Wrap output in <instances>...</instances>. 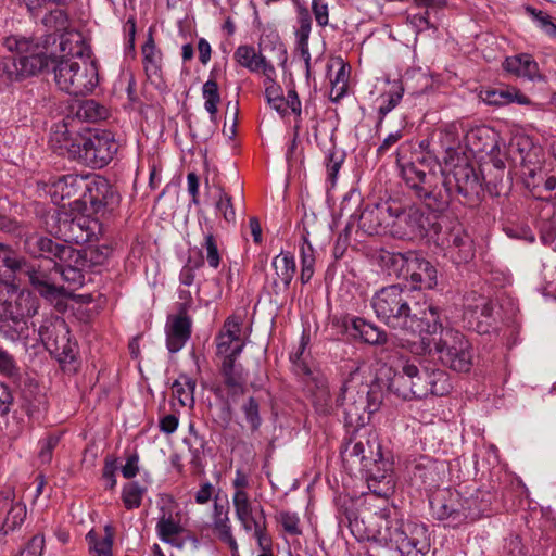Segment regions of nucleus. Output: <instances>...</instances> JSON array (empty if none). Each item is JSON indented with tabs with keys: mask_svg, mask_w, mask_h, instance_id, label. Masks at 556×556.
<instances>
[{
	"mask_svg": "<svg viewBox=\"0 0 556 556\" xmlns=\"http://www.w3.org/2000/svg\"><path fill=\"white\" fill-rule=\"evenodd\" d=\"M161 511L162 514L157 518L155 526L157 538L165 544L182 549L186 545V540L181 539L185 529L180 523L179 515L174 516L170 511H165L164 508Z\"/></svg>",
	"mask_w": 556,
	"mask_h": 556,
	"instance_id": "bb28decb",
	"label": "nucleus"
},
{
	"mask_svg": "<svg viewBox=\"0 0 556 556\" xmlns=\"http://www.w3.org/2000/svg\"><path fill=\"white\" fill-rule=\"evenodd\" d=\"M23 245L30 256L45 258L50 264H54L58 278L62 277L74 285L84 282V271L88 269L85 266L86 261L80 256V250L38 233L27 236Z\"/></svg>",
	"mask_w": 556,
	"mask_h": 556,
	"instance_id": "0eeeda50",
	"label": "nucleus"
},
{
	"mask_svg": "<svg viewBox=\"0 0 556 556\" xmlns=\"http://www.w3.org/2000/svg\"><path fill=\"white\" fill-rule=\"evenodd\" d=\"M312 29V20L307 10H303L299 15V28L295 31L296 43L308 42Z\"/></svg>",
	"mask_w": 556,
	"mask_h": 556,
	"instance_id": "680f3d73",
	"label": "nucleus"
},
{
	"mask_svg": "<svg viewBox=\"0 0 556 556\" xmlns=\"http://www.w3.org/2000/svg\"><path fill=\"white\" fill-rule=\"evenodd\" d=\"M402 346L417 356L439 355L441 362L457 372H468L472 367V345L464 333L454 328L440 327L435 333L417 334L402 339Z\"/></svg>",
	"mask_w": 556,
	"mask_h": 556,
	"instance_id": "7ed1b4c3",
	"label": "nucleus"
},
{
	"mask_svg": "<svg viewBox=\"0 0 556 556\" xmlns=\"http://www.w3.org/2000/svg\"><path fill=\"white\" fill-rule=\"evenodd\" d=\"M38 309L39 300L28 291H21L2 311H12L13 315L29 320L38 314Z\"/></svg>",
	"mask_w": 556,
	"mask_h": 556,
	"instance_id": "e433bc0d",
	"label": "nucleus"
},
{
	"mask_svg": "<svg viewBox=\"0 0 556 556\" xmlns=\"http://www.w3.org/2000/svg\"><path fill=\"white\" fill-rule=\"evenodd\" d=\"M60 440V433H52L39 440L38 458L41 464L48 465L51 463L53 451L58 446Z\"/></svg>",
	"mask_w": 556,
	"mask_h": 556,
	"instance_id": "09e8293b",
	"label": "nucleus"
},
{
	"mask_svg": "<svg viewBox=\"0 0 556 556\" xmlns=\"http://www.w3.org/2000/svg\"><path fill=\"white\" fill-rule=\"evenodd\" d=\"M45 549V538L41 534H36L28 542L27 546L20 553L18 556H42Z\"/></svg>",
	"mask_w": 556,
	"mask_h": 556,
	"instance_id": "774afa93",
	"label": "nucleus"
},
{
	"mask_svg": "<svg viewBox=\"0 0 556 556\" xmlns=\"http://www.w3.org/2000/svg\"><path fill=\"white\" fill-rule=\"evenodd\" d=\"M444 178L450 179V192L453 197L454 189L460 203L476 205L480 201L482 185L475 168L465 159H458L448 173L444 172Z\"/></svg>",
	"mask_w": 556,
	"mask_h": 556,
	"instance_id": "2eb2a0df",
	"label": "nucleus"
},
{
	"mask_svg": "<svg viewBox=\"0 0 556 556\" xmlns=\"http://www.w3.org/2000/svg\"><path fill=\"white\" fill-rule=\"evenodd\" d=\"M109 249L105 248V251L100 250L99 248H88L85 250H80V256L86 261V268L90 269L94 265H101L109 257Z\"/></svg>",
	"mask_w": 556,
	"mask_h": 556,
	"instance_id": "6e6d98bb",
	"label": "nucleus"
},
{
	"mask_svg": "<svg viewBox=\"0 0 556 556\" xmlns=\"http://www.w3.org/2000/svg\"><path fill=\"white\" fill-rule=\"evenodd\" d=\"M312 12L318 26L325 27L329 24V7L325 0H313Z\"/></svg>",
	"mask_w": 556,
	"mask_h": 556,
	"instance_id": "0e129e2a",
	"label": "nucleus"
},
{
	"mask_svg": "<svg viewBox=\"0 0 556 556\" xmlns=\"http://www.w3.org/2000/svg\"><path fill=\"white\" fill-rule=\"evenodd\" d=\"M21 369L12 354L0 346V375L7 379H17Z\"/></svg>",
	"mask_w": 556,
	"mask_h": 556,
	"instance_id": "8fccbe9b",
	"label": "nucleus"
},
{
	"mask_svg": "<svg viewBox=\"0 0 556 556\" xmlns=\"http://www.w3.org/2000/svg\"><path fill=\"white\" fill-rule=\"evenodd\" d=\"M400 176L407 189L433 212H444L451 201L450 179L444 178L441 164L432 159L418 157L416 161L402 163L397 160Z\"/></svg>",
	"mask_w": 556,
	"mask_h": 556,
	"instance_id": "20e7f679",
	"label": "nucleus"
},
{
	"mask_svg": "<svg viewBox=\"0 0 556 556\" xmlns=\"http://www.w3.org/2000/svg\"><path fill=\"white\" fill-rule=\"evenodd\" d=\"M204 266L203 256L197 258L189 257L186 264L182 266L179 274V281L181 285L190 287L193 285L195 279V271Z\"/></svg>",
	"mask_w": 556,
	"mask_h": 556,
	"instance_id": "603ef678",
	"label": "nucleus"
},
{
	"mask_svg": "<svg viewBox=\"0 0 556 556\" xmlns=\"http://www.w3.org/2000/svg\"><path fill=\"white\" fill-rule=\"evenodd\" d=\"M42 23L49 29L55 33L62 31L67 27V16L61 9L52 10L49 14L45 15Z\"/></svg>",
	"mask_w": 556,
	"mask_h": 556,
	"instance_id": "5fc2aeb1",
	"label": "nucleus"
},
{
	"mask_svg": "<svg viewBox=\"0 0 556 556\" xmlns=\"http://www.w3.org/2000/svg\"><path fill=\"white\" fill-rule=\"evenodd\" d=\"M409 267H407L406 281L415 290L433 289L438 283L437 268L424 256L420 251L410 250Z\"/></svg>",
	"mask_w": 556,
	"mask_h": 556,
	"instance_id": "412c9836",
	"label": "nucleus"
},
{
	"mask_svg": "<svg viewBox=\"0 0 556 556\" xmlns=\"http://www.w3.org/2000/svg\"><path fill=\"white\" fill-rule=\"evenodd\" d=\"M243 413L252 430H257L262 424V418L260 416L258 403L254 397H249L247 403L243 405Z\"/></svg>",
	"mask_w": 556,
	"mask_h": 556,
	"instance_id": "13d9d810",
	"label": "nucleus"
},
{
	"mask_svg": "<svg viewBox=\"0 0 556 556\" xmlns=\"http://www.w3.org/2000/svg\"><path fill=\"white\" fill-rule=\"evenodd\" d=\"M527 11L531 14L533 20L535 21L536 25L546 34L552 30V28L555 26V24L552 22L551 16L540 10H536L534 8H527Z\"/></svg>",
	"mask_w": 556,
	"mask_h": 556,
	"instance_id": "338daca9",
	"label": "nucleus"
},
{
	"mask_svg": "<svg viewBox=\"0 0 556 556\" xmlns=\"http://www.w3.org/2000/svg\"><path fill=\"white\" fill-rule=\"evenodd\" d=\"M173 393L181 406L192 407L194 404L195 384H173Z\"/></svg>",
	"mask_w": 556,
	"mask_h": 556,
	"instance_id": "bf43d9fd",
	"label": "nucleus"
},
{
	"mask_svg": "<svg viewBox=\"0 0 556 556\" xmlns=\"http://www.w3.org/2000/svg\"><path fill=\"white\" fill-rule=\"evenodd\" d=\"M33 332L37 333V341L42 343L46 350L60 363L74 361V349L70 339V329L63 318L50 314L43 317L38 329H34Z\"/></svg>",
	"mask_w": 556,
	"mask_h": 556,
	"instance_id": "f8f14e48",
	"label": "nucleus"
},
{
	"mask_svg": "<svg viewBox=\"0 0 556 556\" xmlns=\"http://www.w3.org/2000/svg\"><path fill=\"white\" fill-rule=\"evenodd\" d=\"M13 278L2 277L0 274V304L7 305L12 295L17 294V286L12 281Z\"/></svg>",
	"mask_w": 556,
	"mask_h": 556,
	"instance_id": "69168bd1",
	"label": "nucleus"
},
{
	"mask_svg": "<svg viewBox=\"0 0 556 556\" xmlns=\"http://www.w3.org/2000/svg\"><path fill=\"white\" fill-rule=\"evenodd\" d=\"M364 384H343L338 402L341 405H353L355 410H364L372 414L379 408L381 403L379 392L380 384H371L370 389H361Z\"/></svg>",
	"mask_w": 556,
	"mask_h": 556,
	"instance_id": "6ab92c4d",
	"label": "nucleus"
},
{
	"mask_svg": "<svg viewBox=\"0 0 556 556\" xmlns=\"http://www.w3.org/2000/svg\"><path fill=\"white\" fill-rule=\"evenodd\" d=\"M105 536L102 539H98L92 531L87 534V540L90 544V551L96 556H112V546H113V531L111 526H106L104 528Z\"/></svg>",
	"mask_w": 556,
	"mask_h": 556,
	"instance_id": "37998d69",
	"label": "nucleus"
},
{
	"mask_svg": "<svg viewBox=\"0 0 556 556\" xmlns=\"http://www.w3.org/2000/svg\"><path fill=\"white\" fill-rule=\"evenodd\" d=\"M264 55L257 53L253 46L241 45L233 53L235 61L251 73L260 72V64L264 63Z\"/></svg>",
	"mask_w": 556,
	"mask_h": 556,
	"instance_id": "58836bf2",
	"label": "nucleus"
},
{
	"mask_svg": "<svg viewBox=\"0 0 556 556\" xmlns=\"http://www.w3.org/2000/svg\"><path fill=\"white\" fill-rule=\"evenodd\" d=\"M350 68L346 64L342 63L340 68L338 70L334 79H331L332 91H337L336 99L342 98L348 88Z\"/></svg>",
	"mask_w": 556,
	"mask_h": 556,
	"instance_id": "052dcab7",
	"label": "nucleus"
},
{
	"mask_svg": "<svg viewBox=\"0 0 556 556\" xmlns=\"http://www.w3.org/2000/svg\"><path fill=\"white\" fill-rule=\"evenodd\" d=\"M73 59L51 60L54 72V80L60 90L78 97L86 96L93 91L98 85V68L96 63L89 56H84V48L77 47L75 51H70Z\"/></svg>",
	"mask_w": 556,
	"mask_h": 556,
	"instance_id": "1a4fd4ad",
	"label": "nucleus"
},
{
	"mask_svg": "<svg viewBox=\"0 0 556 556\" xmlns=\"http://www.w3.org/2000/svg\"><path fill=\"white\" fill-rule=\"evenodd\" d=\"M242 321L241 316H229L215 337L216 359L225 377V382H240V380L249 379L248 371L238 361L244 348L241 337Z\"/></svg>",
	"mask_w": 556,
	"mask_h": 556,
	"instance_id": "9d476101",
	"label": "nucleus"
},
{
	"mask_svg": "<svg viewBox=\"0 0 556 556\" xmlns=\"http://www.w3.org/2000/svg\"><path fill=\"white\" fill-rule=\"evenodd\" d=\"M497 134L488 126H476L464 135L466 148L473 154L494 153L498 149Z\"/></svg>",
	"mask_w": 556,
	"mask_h": 556,
	"instance_id": "c85d7f7f",
	"label": "nucleus"
},
{
	"mask_svg": "<svg viewBox=\"0 0 556 556\" xmlns=\"http://www.w3.org/2000/svg\"><path fill=\"white\" fill-rule=\"evenodd\" d=\"M251 531H253V534L257 540L258 546L263 549V552H269L271 540L266 532V518L253 525L250 528V532Z\"/></svg>",
	"mask_w": 556,
	"mask_h": 556,
	"instance_id": "e2e57ef3",
	"label": "nucleus"
},
{
	"mask_svg": "<svg viewBox=\"0 0 556 556\" xmlns=\"http://www.w3.org/2000/svg\"><path fill=\"white\" fill-rule=\"evenodd\" d=\"M429 504L433 518L443 521L446 527L457 528L468 518L462 496L455 490L435 491L431 495Z\"/></svg>",
	"mask_w": 556,
	"mask_h": 556,
	"instance_id": "dca6fc26",
	"label": "nucleus"
},
{
	"mask_svg": "<svg viewBox=\"0 0 556 556\" xmlns=\"http://www.w3.org/2000/svg\"><path fill=\"white\" fill-rule=\"evenodd\" d=\"M51 141L62 151L92 168L106 166L116 155L119 144L112 131L96 129L86 135L74 134L68 123L55 126Z\"/></svg>",
	"mask_w": 556,
	"mask_h": 556,
	"instance_id": "39448f33",
	"label": "nucleus"
},
{
	"mask_svg": "<svg viewBox=\"0 0 556 556\" xmlns=\"http://www.w3.org/2000/svg\"><path fill=\"white\" fill-rule=\"evenodd\" d=\"M232 505L237 520L247 532H250L253 525L266 518L263 506L253 504L250 494H232Z\"/></svg>",
	"mask_w": 556,
	"mask_h": 556,
	"instance_id": "cd10ccee",
	"label": "nucleus"
},
{
	"mask_svg": "<svg viewBox=\"0 0 556 556\" xmlns=\"http://www.w3.org/2000/svg\"><path fill=\"white\" fill-rule=\"evenodd\" d=\"M142 65L148 79L153 84L163 80V53L156 47L154 38L149 33L148 38L141 47Z\"/></svg>",
	"mask_w": 556,
	"mask_h": 556,
	"instance_id": "c756f323",
	"label": "nucleus"
},
{
	"mask_svg": "<svg viewBox=\"0 0 556 556\" xmlns=\"http://www.w3.org/2000/svg\"><path fill=\"white\" fill-rule=\"evenodd\" d=\"M228 508L215 502L213 509V530L218 539L227 544L231 551L232 556H239V547L236 539L232 535L231 523L228 515Z\"/></svg>",
	"mask_w": 556,
	"mask_h": 556,
	"instance_id": "72a5a7b5",
	"label": "nucleus"
},
{
	"mask_svg": "<svg viewBox=\"0 0 556 556\" xmlns=\"http://www.w3.org/2000/svg\"><path fill=\"white\" fill-rule=\"evenodd\" d=\"M52 265L51 269H43L41 265L36 266L26 261L25 267H23L22 270V275L28 278L30 285L40 295L48 299H54L61 293V289L56 286V266L54 264Z\"/></svg>",
	"mask_w": 556,
	"mask_h": 556,
	"instance_id": "b1692460",
	"label": "nucleus"
},
{
	"mask_svg": "<svg viewBox=\"0 0 556 556\" xmlns=\"http://www.w3.org/2000/svg\"><path fill=\"white\" fill-rule=\"evenodd\" d=\"M419 365L421 366V368H419L415 363L405 362L402 365V371L405 376H407L410 379H425L429 380L428 382H439L443 379V376L445 375L444 371L425 365L421 361L419 362Z\"/></svg>",
	"mask_w": 556,
	"mask_h": 556,
	"instance_id": "ea45409f",
	"label": "nucleus"
},
{
	"mask_svg": "<svg viewBox=\"0 0 556 556\" xmlns=\"http://www.w3.org/2000/svg\"><path fill=\"white\" fill-rule=\"evenodd\" d=\"M216 210L220 213L224 219L228 223L236 220V212L232 205L231 197L224 191L223 188H218V199L216 201Z\"/></svg>",
	"mask_w": 556,
	"mask_h": 556,
	"instance_id": "864d4df0",
	"label": "nucleus"
},
{
	"mask_svg": "<svg viewBox=\"0 0 556 556\" xmlns=\"http://www.w3.org/2000/svg\"><path fill=\"white\" fill-rule=\"evenodd\" d=\"M72 113L77 119L89 123L103 121L109 116L108 109L92 99L77 103L72 108Z\"/></svg>",
	"mask_w": 556,
	"mask_h": 556,
	"instance_id": "4c0bfd02",
	"label": "nucleus"
},
{
	"mask_svg": "<svg viewBox=\"0 0 556 556\" xmlns=\"http://www.w3.org/2000/svg\"><path fill=\"white\" fill-rule=\"evenodd\" d=\"M146 488L137 481L126 483L122 490V501L126 509H135L141 505Z\"/></svg>",
	"mask_w": 556,
	"mask_h": 556,
	"instance_id": "c03bdc74",
	"label": "nucleus"
},
{
	"mask_svg": "<svg viewBox=\"0 0 556 556\" xmlns=\"http://www.w3.org/2000/svg\"><path fill=\"white\" fill-rule=\"evenodd\" d=\"M483 101L490 105H507L518 103L521 105L532 104L531 100L515 87H505L485 90Z\"/></svg>",
	"mask_w": 556,
	"mask_h": 556,
	"instance_id": "c9c22d12",
	"label": "nucleus"
},
{
	"mask_svg": "<svg viewBox=\"0 0 556 556\" xmlns=\"http://www.w3.org/2000/svg\"><path fill=\"white\" fill-rule=\"evenodd\" d=\"M192 320L186 314V304H179L178 314L168 317L166 324V345L170 353L180 351L191 337Z\"/></svg>",
	"mask_w": 556,
	"mask_h": 556,
	"instance_id": "4be33fe9",
	"label": "nucleus"
},
{
	"mask_svg": "<svg viewBox=\"0 0 556 556\" xmlns=\"http://www.w3.org/2000/svg\"><path fill=\"white\" fill-rule=\"evenodd\" d=\"M345 153L337 150L334 147L329 149L326 154L327 180L333 187L337 182L339 170L344 162Z\"/></svg>",
	"mask_w": 556,
	"mask_h": 556,
	"instance_id": "a18cd8bd",
	"label": "nucleus"
},
{
	"mask_svg": "<svg viewBox=\"0 0 556 556\" xmlns=\"http://www.w3.org/2000/svg\"><path fill=\"white\" fill-rule=\"evenodd\" d=\"M391 236L401 240H419L435 228L430 216L420 207L410 205L401 207L393 201Z\"/></svg>",
	"mask_w": 556,
	"mask_h": 556,
	"instance_id": "ddd939ff",
	"label": "nucleus"
},
{
	"mask_svg": "<svg viewBox=\"0 0 556 556\" xmlns=\"http://www.w3.org/2000/svg\"><path fill=\"white\" fill-rule=\"evenodd\" d=\"M465 301L464 319L470 328L481 334L497 330L501 324L513 321L518 312L510 300L506 303L509 308L505 314H502L505 303L497 307L492 300L483 295L471 293Z\"/></svg>",
	"mask_w": 556,
	"mask_h": 556,
	"instance_id": "9b49d317",
	"label": "nucleus"
},
{
	"mask_svg": "<svg viewBox=\"0 0 556 556\" xmlns=\"http://www.w3.org/2000/svg\"><path fill=\"white\" fill-rule=\"evenodd\" d=\"M370 305L380 321L410 339L421 333H435L440 327V308L414 301L410 290L400 283L378 290Z\"/></svg>",
	"mask_w": 556,
	"mask_h": 556,
	"instance_id": "f257e3e1",
	"label": "nucleus"
},
{
	"mask_svg": "<svg viewBox=\"0 0 556 556\" xmlns=\"http://www.w3.org/2000/svg\"><path fill=\"white\" fill-rule=\"evenodd\" d=\"M4 519L0 529L1 533L7 535L18 528L26 518V506L21 502H14L11 497V493H0V515H3Z\"/></svg>",
	"mask_w": 556,
	"mask_h": 556,
	"instance_id": "2f4dec72",
	"label": "nucleus"
},
{
	"mask_svg": "<svg viewBox=\"0 0 556 556\" xmlns=\"http://www.w3.org/2000/svg\"><path fill=\"white\" fill-rule=\"evenodd\" d=\"M51 219L55 224L52 231L66 243L85 244L98 239L101 232L99 220L86 215L73 217L67 212H56Z\"/></svg>",
	"mask_w": 556,
	"mask_h": 556,
	"instance_id": "4468645a",
	"label": "nucleus"
},
{
	"mask_svg": "<svg viewBox=\"0 0 556 556\" xmlns=\"http://www.w3.org/2000/svg\"><path fill=\"white\" fill-rule=\"evenodd\" d=\"M403 89L399 88L397 90L389 92L387 96L382 97V103L379 106L378 113L380 116L379 124L382 123L383 118L388 113H390L402 100Z\"/></svg>",
	"mask_w": 556,
	"mask_h": 556,
	"instance_id": "4d7b16f0",
	"label": "nucleus"
},
{
	"mask_svg": "<svg viewBox=\"0 0 556 556\" xmlns=\"http://www.w3.org/2000/svg\"><path fill=\"white\" fill-rule=\"evenodd\" d=\"M0 334L11 342L22 341L24 344H28L30 326L27 319L13 315L12 311H1Z\"/></svg>",
	"mask_w": 556,
	"mask_h": 556,
	"instance_id": "7c9ffc66",
	"label": "nucleus"
},
{
	"mask_svg": "<svg viewBox=\"0 0 556 556\" xmlns=\"http://www.w3.org/2000/svg\"><path fill=\"white\" fill-rule=\"evenodd\" d=\"M9 55L0 59V91L25 77L37 75L49 68L50 59L36 51L25 38L8 37L4 40Z\"/></svg>",
	"mask_w": 556,
	"mask_h": 556,
	"instance_id": "6e6552de",
	"label": "nucleus"
},
{
	"mask_svg": "<svg viewBox=\"0 0 556 556\" xmlns=\"http://www.w3.org/2000/svg\"><path fill=\"white\" fill-rule=\"evenodd\" d=\"M439 143L446 152L448 159L453 161V154L460 146V136L458 128L455 124L446 125L439 131Z\"/></svg>",
	"mask_w": 556,
	"mask_h": 556,
	"instance_id": "79ce46f5",
	"label": "nucleus"
},
{
	"mask_svg": "<svg viewBox=\"0 0 556 556\" xmlns=\"http://www.w3.org/2000/svg\"><path fill=\"white\" fill-rule=\"evenodd\" d=\"M202 248L205 251V258L210 267L216 269L220 264V253L218 249V238L211 231L204 233Z\"/></svg>",
	"mask_w": 556,
	"mask_h": 556,
	"instance_id": "49530a36",
	"label": "nucleus"
},
{
	"mask_svg": "<svg viewBox=\"0 0 556 556\" xmlns=\"http://www.w3.org/2000/svg\"><path fill=\"white\" fill-rule=\"evenodd\" d=\"M202 97L204 99V109L210 114L213 123H216L218 104L220 102L219 89L215 79L210 78L202 87Z\"/></svg>",
	"mask_w": 556,
	"mask_h": 556,
	"instance_id": "a19ab883",
	"label": "nucleus"
},
{
	"mask_svg": "<svg viewBox=\"0 0 556 556\" xmlns=\"http://www.w3.org/2000/svg\"><path fill=\"white\" fill-rule=\"evenodd\" d=\"M265 97L268 104L280 115L287 114L286 99L279 85L270 84L265 88Z\"/></svg>",
	"mask_w": 556,
	"mask_h": 556,
	"instance_id": "3c124183",
	"label": "nucleus"
},
{
	"mask_svg": "<svg viewBox=\"0 0 556 556\" xmlns=\"http://www.w3.org/2000/svg\"><path fill=\"white\" fill-rule=\"evenodd\" d=\"M271 268L274 275L270 280L268 279L270 292L275 295L285 294L289 290L296 270L294 256L289 252H281L273 258Z\"/></svg>",
	"mask_w": 556,
	"mask_h": 556,
	"instance_id": "5701e85b",
	"label": "nucleus"
},
{
	"mask_svg": "<svg viewBox=\"0 0 556 556\" xmlns=\"http://www.w3.org/2000/svg\"><path fill=\"white\" fill-rule=\"evenodd\" d=\"M364 526L363 540L394 549L401 556H424L430 548L428 529L403 518L396 507L382 508L372 514Z\"/></svg>",
	"mask_w": 556,
	"mask_h": 556,
	"instance_id": "f03ea898",
	"label": "nucleus"
},
{
	"mask_svg": "<svg viewBox=\"0 0 556 556\" xmlns=\"http://www.w3.org/2000/svg\"><path fill=\"white\" fill-rule=\"evenodd\" d=\"M442 245L456 264L468 263L475 256L473 242L460 225L453 227L442 239Z\"/></svg>",
	"mask_w": 556,
	"mask_h": 556,
	"instance_id": "393cba45",
	"label": "nucleus"
},
{
	"mask_svg": "<svg viewBox=\"0 0 556 556\" xmlns=\"http://www.w3.org/2000/svg\"><path fill=\"white\" fill-rule=\"evenodd\" d=\"M89 176L67 174L53 179L49 189L53 201L74 199L75 202L80 201L84 204Z\"/></svg>",
	"mask_w": 556,
	"mask_h": 556,
	"instance_id": "aec40b11",
	"label": "nucleus"
},
{
	"mask_svg": "<svg viewBox=\"0 0 556 556\" xmlns=\"http://www.w3.org/2000/svg\"><path fill=\"white\" fill-rule=\"evenodd\" d=\"M119 203L121 195L108 179L99 175L89 176L84 205L89 204L93 214L104 217L112 215Z\"/></svg>",
	"mask_w": 556,
	"mask_h": 556,
	"instance_id": "f3484780",
	"label": "nucleus"
},
{
	"mask_svg": "<svg viewBox=\"0 0 556 556\" xmlns=\"http://www.w3.org/2000/svg\"><path fill=\"white\" fill-rule=\"evenodd\" d=\"M349 323L354 332L353 336L359 337L368 344L380 345L384 344L388 340L386 331L362 317L345 318L344 325L346 328Z\"/></svg>",
	"mask_w": 556,
	"mask_h": 556,
	"instance_id": "f704fd0d",
	"label": "nucleus"
},
{
	"mask_svg": "<svg viewBox=\"0 0 556 556\" xmlns=\"http://www.w3.org/2000/svg\"><path fill=\"white\" fill-rule=\"evenodd\" d=\"M393 201L367 205L357 219L358 228L368 236L391 233Z\"/></svg>",
	"mask_w": 556,
	"mask_h": 556,
	"instance_id": "a211bd4d",
	"label": "nucleus"
},
{
	"mask_svg": "<svg viewBox=\"0 0 556 556\" xmlns=\"http://www.w3.org/2000/svg\"><path fill=\"white\" fill-rule=\"evenodd\" d=\"M503 67L506 72L530 81L543 79L538 63L533 56L528 53L507 56L503 63Z\"/></svg>",
	"mask_w": 556,
	"mask_h": 556,
	"instance_id": "473e14b6",
	"label": "nucleus"
},
{
	"mask_svg": "<svg viewBox=\"0 0 556 556\" xmlns=\"http://www.w3.org/2000/svg\"><path fill=\"white\" fill-rule=\"evenodd\" d=\"M341 453L344 463L366 471L368 489L374 494L388 497L393 493L392 463L383 457L377 437L352 439Z\"/></svg>",
	"mask_w": 556,
	"mask_h": 556,
	"instance_id": "423d86ee",
	"label": "nucleus"
},
{
	"mask_svg": "<svg viewBox=\"0 0 556 556\" xmlns=\"http://www.w3.org/2000/svg\"><path fill=\"white\" fill-rule=\"evenodd\" d=\"M375 263L389 276L405 279L410 260V250L394 252L386 249L378 250L374 255Z\"/></svg>",
	"mask_w": 556,
	"mask_h": 556,
	"instance_id": "a878e982",
	"label": "nucleus"
},
{
	"mask_svg": "<svg viewBox=\"0 0 556 556\" xmlns=\"http://www.w3.org/2000/svg\"><path fill=\"white\" fill-rule=\"evenodd\" d=\"M277 521L281 525L287 534L292 536L302 534L301 520L296 513L281 510L277 515Z\"/></svg>",
	"mask_w": 556,
	"mask_h": 556,
	"instance_id": "de8ad7c7",
	"label": "nucleus"
}]
</instances>
